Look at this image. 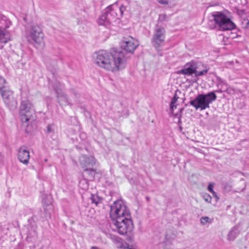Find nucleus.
<instances>
[{
  "label": "nucleus",
  "instance_id": "19",
  "mask_svg": "<svg viewBox=\"0 0 249 249\" xmlns=\"http://www.w3.org/2000/svg\"><path fill=\"white\" fill-rule=\"evenodd\" d=\"M49 204H45L43 206V208L44 210V212L46 214H48L49 215L51 214V212L53 210V206L52 205L53 203V198L52 197H49Z\"/></svg>",
  "mask_w": 249,
  "mask_h": 249
},
{
  "label": "nucleus",
  "instance_id": "29",
  "mask_svg": "<svg viewBox=\"0 0 249 249\" xmlns=\"http://www.w3.org/2000/svg\"><path fill=\"white\" fill-rule=\"evenodd\" d=\"M79 185L80 187L82 188L83 189L86 190L88 188V184L87 180L85 179L81 180L79 182Z\"/></svg>",
  "mask_w": 249,
  "mask_h": 249
},
{
  "label": "nucleus",
  "instance_id": "42",
  "mask_svg": "<svg viewBox=\"0 0 249 249\" xmlns=\"http://www.w3.org/2000/svg\"><path fill=\"white\" fill-rule=\"evenodd\" d=\"M246 198L249 201V193L246 196Z\"/></svg>",
  "mask_w": 249,
  "mask_h": 249
},
{
  "label": "nucleus",
  "instance_id": "28",
  "mask_svg": "<svg viewBox=\"0 0 249 249\" xmlns=\"http://www.w3.org/2000/svg\"><path fill=\"white\" fill-rule=\"evenodd\" d=\"M200 222L202 225H205L207 223H211L212 220L208 216H204L201 218Z\"/></svg>",
  "mask_w": 249,
  "mask_h": 249
},
{
  "label": "nucleus",
  "instance_id": "8",
  "mask_svg": "<svg viewBox=\"0 0 249 249\" xmlns=\"http://www.w3.org/2000/svg\"><path fill=\"white\" fill-rule=\"evenodd\" d=\"M166 31L162 27L157 26L154 30L151 39L153 46L156 49L163 46L165 38Z\"/></svg>",
  "mask_w": 249,
  "mask_h": 249
},
{
  "label": "nucleus",
  "instance_id": "25",
  "mask_svg": "<svg viewBox=\"0 0 249 249\" xmlns=\"http://www.w3.org/2000/svg\"><path fill=\"white\" fill-rule=\"evenodd\" d=\"M64 84H61L60 82L56 81L53 84V89L56 92V89H60L62 90V89L64 88Z\"/></svg>",
  "mask_w": 249,
  "mask_h": 249
},
{
  "label": "nucleus",
  "instance_id": "26",
  "mask_svg": "<svg viewBox=\"0 0 249 249\" xmlns=\"http://www.w3.org/2000/svg\"><path fill=\"white\" fill-rule=\"evenodd\" d=\"M225 91L229 94H234L236 93V89L229 86L227 88L225 87Z\"/></svg>",
  "mask_w": 249,
  "mask_h": 249
},
{
  "label": "nucleus",
  "instance_id": "6",
  "mask_svg": "<svg viewBox=\"0 0 249 249\" xmlns=\"http://www.w3.org/2000/svg\"><path fill=\"white\" fill-rule=\"evenodd\" d=\"M213 19L221 31L232 30L235 28L234 23L227 16L220 12L213 14Z\"/></svg>",
  "mask_w": 249,
  "mask_h": 249
},
{
  "label": "nucleus",
  "instance_id": "22",
  "mask_svg": "<svg viewBox=\"0 0 249 249\" xmlns=\"http://www.w3.org/2000/svg\"><path fill=\"white\" fill-rule=\"evenodd\" d=\"M90 198L91 203L95 204L96 206H97L102 202V198L97 195L91 194Z\"/></svg>",
  "mask_w": 249,
  "mask_h": 249
},
{
  "label": "nucleus",
  "instance_id": "20",
  "mask_svg": "<svg viewBox=\"0 0 249 249\" xmlns=\"http://www.w3.org/2000/svg\"><path fill=\"white\" fill-rule=\"evenodd\" d=\"M89 176L90 179H93L94 178V176L96 173V169L93 167L86 168L83 170Z\"/></svg>",
  "mask_w": 249,
  "mask_h": 249
},
{
  "label": "nucleus",
  "instance_id": "21",
  "mask_svg": "<svg viewBox=\"0 0 249 249\" xmlns=\"http://www.w3.org/2000/svg\"><path fill=\"white\" fill-rule=\"evenodd\" d=\"M8 88H9V87L6 80L0 75V92Z\"/></svg>",
  "mask_w": 249,
  "mask_h": 249
},
{
  "label": "nucleus",
  "instance_id": "37",
  "mask_svg": "<svg viewBox=\"0 0 249 249\" xmlns=\"http://www.w3.org/2000/svg\"><path fill=\"white\" fill-rule=\"evenodd\" d=\"M125 249H136V248L135 246L133 245H130L128 243H126V246H125Z\"/></svg>",
  "mask_w": 249,
  "mask_h": 249
},
{
  "label": "nucleus",
  "instance_id": "27",
  "mask_svg": "<svg viewBox=\"0 0 249 249\" xmlns=\"http://www.w3.org/2000/svg\"><path fill=\"white\" fill-rule=\"evenodd\" d=\"M178 97H177V95L175 94L174 97L172 99L171 103H170V107L174 109V108H176V106H175L174 104L176 103L178 99Z\"/></svg>",
  "mask_w": 249,
  "mask_h": 249
},
{
  "label": "nucleus",
  "instance_id": "32",
  "mask_svg": "<svg viewBox=\"0 0 249 249\" xmlns=\"http://www.w3.org/2000/svg\"><path fill=\"white\" fill-rule=\"evenodd\" d=\"M203 197L204 199V200L208 203L211 202L212 201V197L210 195L208 194H204L203 196Z\"/></svg>",
  "mask_w": 249,
  "mask_h": 249
},
{
  "label": "nucleus",
  "instance_id": "36",
  "mask_svg": "<svg viewBox=\"0 0 249 249\" xmlns=\"http://www.w3.org/2000/svg\"><path fill=\"white\" fill-rule=\"evenodd\" d=\"M53 131V126L52 125H49L47 128V131L48 133H50Z\"/></svg>",
  "mask_w": 249,
  "mask_h": 249
},
{
  "label": "nucleus",
  "instance_id": "39",
  "mask_svg": "<svg viewBox=\"0 0 249 249\" xmlns=\"http://www.w3.org/2000/svg\"><path fill=\"white\" fill-rule=\"evenodd\" d=\"M80 137L82 138H83V139H84L86 137V134L84 133H81L80 135Z\"/></svg>",
  "mask_w": 249,
  "mask_h": 249
},
{
  "label": "nucleus",
  "instance_id": "1",
  "mask_svg": "<svg viewBox=\"0 0 249 249\" xmlns=\"http://www.w3.org/2000/svg\"><path fill=\"white\" fill-rule=\"evenodd\" d=\"M110 216L115 230L121 234L131 232L134 228L128 208L121 200H116L110 207Z\"/></svg>",
  "mask_w": 249,
  "mask_h": 249
},
{
  "label": "nucleus",
  "instance_id": "23",
  "mask_svg": "<svg viewBox=\"0 0 249 249\" xmlns=\"http://www.w3.org/2000/svg\"><path fill=\"white\" fill-rule=\"evenodd\" d=\"M159 2L162 4H168L171 7L176 5V0H159Z\"/></svg>",
  "mask_w": 249,
  "mask_h": 249
},
{
  "label": "nucleus",
  "instance_id": "18",
  "mask_svg": "<svg viewBox=\"0 0 249 249\" xmlns=\"http://www.w3.org/2000/svg\"><path fill=\"white\" fill-rule=\"evenodd\" d=\"M239 233L238 228L236 227H233L230 231L228 235V239L229 241H233L237 237Z\"/></svg>",
  "mask_w": 249,
  "mask_h": 249
},
{
  "label": "nucleus",
  "instance_id": "34",
  "mask_svg": "<svg viewBox=\"0 0 249 249\" xmlns=\"http://www.w3.org/2000/svg\"><path fill=\"white\" fill-rule=\"evenodd\" d=\"M213 185L212 183H210L208 187V189L212 194H215L214 191L213 190Z\"/></svg>",
  "mask_w": 249,
  "mask_h": 249
},
{
  "label": "nucleus",
  "instance_id": "10",
  "mask_svg": "<svg viewBox=\"0 0 249 249\" xmlns=\"http://www.w3.org/2000/svg\"><path fill=\"white\" fill-rule=\"evenodd\" d=\"M4 103L10 109L17 107V102L14 97V92L9 88L0 92Z\"/></svg>",
  "mask_w": 249,
  "mask_h": 249
},
{
  "label": "nucleus",
  "instance_id": "11",
  "mask_svg": "<svg viewBox=\"0 0 249 249\" xmlns=\"http://www.w3.org/2000/svg\"><path fill=\"white\" fill-rule=\"evenodd\" d=\"M139 46L138 41L133 37L129 36L124 38L122 42L121 47L126 52L133 53Z\"/></svg>",
  "mask_w": 249,
  "mask_h": 249
},
{
  "label": "nucleus",
  "instance_id": "9",
  "mask_svg": "<svg viewBox=\"0 0 249 249\" xmlns=\"http://www.w3.org/2000/svg\"><path fill=\"white\" fill-rule=\"evenodd\" d=\"M198 63L194 61H191L189 63H186L184 66V68L179 71V73L190 75L195 73L196 76H202L205 75L208 71V70L205 69L201 71H197Z\"/></svg>",
  "mask_w": 249,
  "mask_h": 249
},
{
  "label": "nucleus",
  "instance_id": "30",
  "mask_svg": "<svg viewBox=\"0 0 249 249\" xmlns=\"http://www.w3.org/2000/svg\"><path fill=\"white\" fill-rule=\"evenodd\" d=\"M217 86L220 87L221 89H225V87L227 88L229 86L225 81L220 80L217 84Z\"/></svg>",
  "mask_w": 249,
  "mask_h": 249
},
{
  "label": "nucleus",
  "instance_id": "40",
  "mask_svg": "<svg viewBox=\"0 0 249 249\" xmlns=\"http://www.w3.org/2000/svg\"><path fill=\"white\" fill-rule=\"evenodd\" d=\"M214 197H215L217 199L219 198L216 195V193L215 192V194H212Z\"/></svg>",
  "mask_w": 249,
  "mask_h": 249
},
{
  "label": "nucleus",
  "instance_id": "43",
  "mask_svg": "<svg viewBox=\"0 0 249 249\" xmlns=\"http://www.w3.org/2000/svg\"><path fill=\"white\" fill-rule=\"evenodd\" d=\"M45 161H47V159H46L45 160Z\"/></svg>",
  "mask_w": 249,
  "mask_h": 249
},
{
  "label": "nucleus",
  "instance_id": "17",
  "mask_svg": "<svg viewBox=\"0 0 249 249\" xmlns=\"http://www.w3.org/2000/svg\"><path fill=\"white\" fill-rule=\"evenodd\" d=\"M12 24L10 20L6 17H3L0 20V29L7 30Z\"/></svg>",
  "mask_w": 249,
  "mask_h": 249
},
{
  "label": "nucleus",
  "instance_id": "35",
  "mask_svg": "<svg viewBox=\"0 0 249 249\" xmlns=\"http://www.w3.org/2000/svg\"><path fill=\"white\" fill-rule=\"evenodd\" d=\"M167 18V16L165 14H160L159 15V19L160 21H163L166 20Z\"/></svg>",
  "mask_w": 249,
  "mask_h": 249
},
{
  "label": "nucleus",
  "instance_id": "13",
  "mask_svg": "<svg viewBox=\"0 0 249 249\" xmlns=\"http://www.w3.org/2000/svg\"><path fill=\"white\" fill-rule=\"evenodd\" d=\"M18 157L21 162L27 165L30 159L29 151L25 146L20 147L18 150Z\"/></svg>",
  "mask_w": 249,
  "mask_h": 249
},
{
  "label": "nucleus",
  "instance_id": "15",
  "mask_svg": "<svg viewBox=\"0 0 249 249\" xmlns=\"http://www.w3.org/2000/svg\"><path fill=\"white\" fill-rule=\"evenodd\" d=\"M56 94L58 102L61 105L67 106L69 105L68 98L63 90L60 89H56Z\"/></svg>",
  "mask_w": 249,
  "mask_h": 249
},
{
  "label": "nucleus",
  "instance_id": "3",
  "mask_svg": "<svg viewBox=\"0 0 249 249\" xmlns=\"http://www.w3.org/2000/svg\"><path fill=\"white\" fill-rule=\"evenodd\" d=\"M27 38L29 42L36 48H42L45 45V35L41 25L34 24L27 30Z\"/></svg>",
  "mask_w": 249,
  "mask_h": 249
},
{
  "label": "nucleus",
  "instance_id": "33",
  "mask_svg": "<svg viewBox=\"0 0 249 249\" xmlns=\"http://www.w3.org/2000/svg\"><path fill=\"white\" fill-rule=\"evenodd\" d=\"M49 197H52L51 196H46L45 197H44L43 199V205H45V204H49Z\"/></svg>",
  "mask_w": 249,
  "mask_h": 249
},
{
  "label": "nucleus",
  "instance_id": "31",
  "mask_svg": "<svg viewBox=\"0 0 249 249\" xmlns=\"http://www.w3.org/2000/svg\"><path fill=\"white\" fill-rule=\"evenodd\" d=\"M223 188L227 192L230 191L232 188V185L229 183H226L224 185Z\"/></svg>",
  "mask_w": 249,
  "mask_h": 249
},
{
  "label": "nucleus",
  "instance_id": "2",
  "mask_svg": "<svg viewBox=\"0 0 249 249\" xmlns=\"http://www.w3.org/2000/svg\"><path fill=\"white\" fill-rule=\"evenodd\" d=\"M126 61V57L124 51H114L110 53L100 51L97 53L95 62L99 67L115 72L124 69Z\"/></svg>",
  "mask_w": 249,
  "mask_h": 249
},
{
  "label": "nucleus",
  "instance_id": "7",
  "mask_svg": "<svg viewBox=\"0 0 249 249\" xmlns=\"http://www.w3.org/2000/svg\"><path fill=\"white\" fill-rule=\"evenodd\" d=\"M19 113L21 121L26 123L31 119L34 113L33 105L28 100L22 101L20 105Z\"/></svg>",
  "mask_w": 249,
  "mask_h": 249
},
{
  "label": "nucleus",
  "instance_id": "12",
  "mask_svg": "<svg viewBox=\"0 0 249 249\" xmlns=\"http://www.w3.org/2000/svg\"><path fill=\"white\" fill-rule=\"evenodd\" d=\"M80 164L84 169L93 167L96 162V160L93 156L82 155L79 158Z\"/></svg>",
  "mask_w": 249,
  "mask_h": 249
},
{
  "label": "nucleus",
  "instance_id": "41",
  "mask_svg": "<svg viewBox=\"0 0 249 249\" xmlns=\"http://www.w3.org/2000/svg\"><path fill=\"white\" fill-rule=\"evenodd\" d=\"M90 249H100L97 247L93 246Z\"/></svg>",
  "mask_w": 249,
  "mask_h": 249
},
{
  "label": "nucleus",
  "instance_id": "24",
  "mask_svg": "<svg viewBox=\"0 0 249 249\" xmlns=\"http://www.w3.org/2000/svg\"><path fill=\"white\" fill-rule=\"evenodd\" d=\"M117 242V247L119 249H125V246L126 244V242L123 241L120 238H118L116 239Z\"/></svg>",
  "mask_w": 249,
  "mask_h": 249
},
{
  "label": "nucleus",
  "instance_id": "14",
  "mask_svg": "<svg viewBox=\"0 0 249 249\" xmlns=\"http://www.w3.org/2000/svg\"><path fill=\"white\" fill-rule=\"evenodd\" d=\"M112 19L105 12L98 19L97 22L99 25H103L107 28H109L112 22Z\"/></svg>",
  "mask_w": 249,
  "mask_h": 249
},
{
  "label": "nucleus",
  "instance_id": "38",
  "mask_svg": "<svg viewBox=\"0 0 249 249\" xmlns=\"http://www.w3.org/2000/svg\"><path fill=\"white\" fill-rule=\"evenodd\" d=\"M225 91H226L225 89H221L220 88H219L218 89L216 90L215 91H213V92H214V93H215V92L222 93L223 92H225Z\"/></svg>",
  "mask_w": 249,
  "mask_h": 249
},
{
  "label": "nucleus",
  "instance_id": "16",
  "mask_svg": "<svg viewBox=\"0 0 249 249\" xmlns=\"http://www.w3.org/2000/svg\"><path fill=\"white\" fill-rule=\"evenodd\" d=\"M12 39V36L7 30L0 29V43H6Z\"/></svg>",
  "mask_w": 249,
  "mask_h": 249
},
{
  "label": "nucleus",
  "instance_id": "4",
  "mask_svg": "<svg viewBox=\"0 0 249 249\" xmlns=\"http://www.w3.org/2000/svg\"><path fill=\"white\" fill-rule=\"evenodd\" d=\"M130 10L129 2L127 0L115 3L106 8V13L113 21L115 19L120 18L124 12Z\"/></svg>",
  "mask_w": 249,
  "mask_h": 249
},
{
  "label": "nucleus",
  "instance_id": "5",
  "mask_svg": "<svg viewBox=\"0 0 249 249\" xmlns=\"http://www.w3.org/2000/svg\"><path fill=\"white\" fill-rule=\"evenodd\" d=\"M217 96L214 92H210L207 94H200L196 98L190 101V104L194 107L196 109L200 108L201 110L210 107V104L215 101Z\"/></svg>",
  "mask_w": 249,
  "mask_h": 249
}]
</instances>
